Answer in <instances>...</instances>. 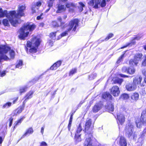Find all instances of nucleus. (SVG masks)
Returning <instances> with one entry per match:
<instances>
[{"mask_svg":"<svg viewBox=\"0 0 146 146\" xmlns=\"http://www.w3.org/2000/svg\"><path fill=\"white\" fill-rule=\"evenodd\" d=\"M81 135H79L77 134V133H75V142L76 143H78L79 142L81 141H82L81 139Z\"/></svg>","mask_w":146,"mask_h":146,"instance_id":"b1692460","label":"nucleus"},{"mask_svg":"<svg viewBox=\"0 0 146 146\" xmlns=\"http://www.w3.org/2000/svg\"><path fill=\"white\" fill-rule=\"evenodd\" d=\"M82 129L81 127V124L80 123L79 125V126L77 128L76 133H77V134H78L79 133H80V132L82 131Z\"/></svg>","mask_w":146,"mask_h":146,"instance_id":"c9c22d12","label":"nucleus"},{"mask_svg":"<svg viewBox=\"0 0 146 146\" xmlns=\"http://www.w3.org/2000/svg\"><path fill=\"white\" fill-rule=\"evenodd\" d=\"M74 6V4L72 3H68L66 5V7H67V8H69L71 6Z\"/></svg>","mask_w":146,"mask_h":146,"instance_id":"09e8293b","label":"nucleus"},{"mask_svg":"<svg viewBox=\"0 0 146 146\" xmlns=\"http://www.w3.org/2000/svg\"><path fill=\"white\" fill-rule=\"evenodd\" d=\"M52 25L54 27H59V25L56 21H54L52 22Z\"/></svg>","mask_w":146,"mask_h":146,"instance_id":"de8ad7c7","label":"nucleus"},{"mask_svg":"<svg viewBox=\"0 0 146 146\" xmlns=\"http://www.w3.org/2000/svg\"><path fill=\"white\" fill-rule=\"evenodd\" d=\"M113 36V35L112 33H110L109 35H108L107 37L105 39V41H107L108 40L112 37Z\"/></svg>","mask_w":146,"mask_h":146,"instance_id":"37998d69","label":"nucleus"},{"mask_svg":"<svg viewBox=\"0 0 146 146\" xmlns=\"http://www.w3.org/2000/svg\"><path fill=\"white\" fill-rule=\"evenodd\" d=\"M143 48L144 49L146 50V45L143 46Z\"/></svg>","mask_w":146,"mask_h":146,"instance_id":"774afa93","label":"nucleus"},{"mask_svg":"<svg viewBox=\"0 0 146 146\" xmlns=\"http://www.w3.org/2000/svg\"><path fill=\"white\" fill-rule=\"evenodd\" d=\"M6 74L5 71H3L2 72H0V76L3 77Z\"/></svg>","mask_w":146,"mask_h":146,"instance_id":"8fccbe9b","label":"nucleus"},{"mask_svg":"<svg viewBox=\"0 0 146 146\" xmlns=\"http://www.w3.org/2000/svg\"><path fill=\"white\" fill-rule=\"evenodd\" d=\"M13 120V118L11 117L9 119V121H10L9 126L10 127L12 125V123Z\"/></svg>","mask_w":146,"mask_h":146,"instance_id":"864d4df0","label":"nucleus"},{"mask_svg":"<svg viewBox=\"0 0 146 146\" xmlns=\"http://www.w3.org/2000/svg\"><path fill=\"white\" fill-rule=\"evenodd\" d=\"M142 79V77L140 76H137L134 78L133 83L137 86V84H141Z\"/></svg>","mask_w":146,"mask_h":146,"instance_id":"4468645a","label":"nucleus"},{"mask_svg":"<svg viewBox=\"0 0 146 146\" xmlns=\"http://www.w3.org/2000/svg\"><path fill=\"white\" fill-rule=\"evenodd\" d=\"M141 37V35H139L137 36L136 37H134L130 44H134L135 43V42L134 41L135 40H139L140 39Z\"/></svg>","mask_w":146,"mask_h":146,"instance_id":"cd10ccee","label":"nucleus"},{"mask_svg":"<svg viewBox=\"0 0 146 146\" xmlns=\"http://www.w3.org/2000/svg\"><path fill=\"white\" fill-rule=\"evenodd\" d=\"M121 98L122 99L126 100L129 98V96L127 94H124L121 95Z\"/></svg>","mask_w":146,"mask_h":146,"instance_id":"c756f323","label":"nucleus"},{"mask_svg":"<svg viewBox=\"0 0 146 146\" xmlns=\"http://www.w3.org/2000/svg\"><path fill=\"white\" fill-rule=\"evenodd\" d=\"M100 0H91L88 3V5L95 9L98 8V5L100 3Z\"/></svg>","mask_w":146,"mask_h":146,"instance_id":"1a4fd4ad","label":"nucleus"},{"mask_svg":"<svg viewBox=\"0 0 146 146\" xmlns=\"http://www.w3.org/2000/svg\"><path fill=\"white\" fill-rule=\"evenodd\" d=\"M57 20L59 22H60V23L61 24V25L64 24V23L62 22V19L61 17H59L57 18Z\"/></svg>","mask_w":146,"mask_h":146,"instance_id":"3c124183","label":"nucleus"},{"mask_svg":"<svg viewBox=\"0 0 146 146\" xmlns=\"http://www.w3.org/2000/svg\"><path fill=\"white\" fill-rule=\"evenodd\" d=\"M142 66H146V54L144 56V59L142 62Z\"/></svg>","mask_w":146,"mask_h":146,"instance_id":"58836bf2","label":"nucleus"},{"mask_svg":"<svg viewBox=\"0 0 146 146\" xmlns=\"http://www.w3.org/2000/svg\"><path fill=\"white\" fill-rule=\"evenodd\" d=\"M91 120L90 119L87 120L85 123V130H84L83 131H84L85 130V132L87 133L88 134L92 133V129L91 128H90V127L91 124Z\"/></svg>","mask_w":146,"mask_h":146,"instance_id":"0eeeda50","label":"nucleus"},{"mask_svg":"<svg viewBox=\"0 0 146 146\" xmlns=\"http://www.w3.org/2000/svg\"><path fill=\"white\" fill-rule=\"evenodd\" d=\"M71 126V125L68 124V128L69 131L70 130V129Z\"/></svg>","mask_w":146,"mask_h":146,"instance_id":"0e129e2a","label":"nucleus"},{"mask_svg":"<svg viewBox=\"0 0 146 146\" xmlns=\"http://www.w3.org/2000/svg\"><path fill=\"white\" fill-rule=\"evenodd\" d=\"M100 5L101 7H104L106 5V0H102L101 3Z\"/></svg>","mask_w":146,"mask_h":146,"instance_id":"49530a36","label":"nucleus"},{"mask_svg":"<svg viewBox=\"0 0 146 146\" xmlns=\"http://www.w3.org/2000/svg\"><path fill=\"white\" fill-rule=\"evenodd\" d=\"M139 95L138 93H133L131 97V99L133 100H137L139 98Z\"/></svg>","mask_w":146,"mask_h":146,"instance_id":"5701e85b","label":"nucleus"},{"mask_svg":"<svg viewBox=\"0 0 146 146\" xmlns=\"http://www.w3.org/2000/svg\"><path fill=\"white\" fill-rule=\"evenodd\" d=\"M40 146H47L46 143L45 142H42L40 143Z\"/></svg>","mask_w":146,"mask_h":146,"instance_id":"5fc2aeb1","label":"nucleus"},{"mask_svg":"<svg viewBox=\"0 0 146 146\" xmlns=\"http://www.w3.org/2000/svg\"><path fill=\"white\" fill-rule=\"evenodd\" d=\"M77 69L74 68L72 69L70 72L69 74V75H72L76 72Z\"/></svg>","mask_w":146,"mask_h":146,"instance_id":"ea45409f","label":"nucleus"},{"mask_svg":"<svg viewBox=\"0 0 146 146\" xmlns=\"http://www.w3.org/2000/svg\"><path fill=\"white\" fill-rule=\"evenodd\" d=\"M101 107L98 104L95 105L93 109V111L94 112L96 113L100 109Z\"/></svg>","mask_w":146,"mask_h":146,"instance_id":"393cba45","label":"nucleus"},{"mask_svg":"<svg viewBox=\"0 0 146 146\" xmlns=\"http://www.w3.org/2000/svg\"><path fill=\"white\" fill-rule=\"evenodd\" d=\"M124 54H124L121 55V56L119 58L117 61V63H119L121 62V61L122 60V59L124 57Z\"/></svg>","mask_w":146,"mask_h":146,"instance_id":"a18cd8bd","label":"nucleus"},{"mask_svg":"<svg viewBox=\"0 0 146 146\" xmlns=\"http://www.w3.org/2000/svg\"><path fill=\"white\" fill-rule=\"evenodd\" d=\"M79 4L80 5V7H79V11L81 12L83 11V7H84L85 5L82 2H80Z\"/></svg>","mask_w":146,"mask_h":146,"instance_id":"2f4dec72","label":"nucleus"},{"mask_svg":"<svg viewBox=\"0 0 146 146\" xmlns=\"http://www.w3.org/2000/svg\"><path fill=\"white\" fill-rule=\"evenodd\" d=\"M128 70V68L126 66L123 67L121 69L122 72L123 73H127V71Z\"/></svg>","mask_w":146,"mask_h":146,"instance_id":"c03bdc74","label":"nucleus"},{"mask_svg":"<svg viewBox=\"0 0 146 146\" xmlns=\"http://www.w3.org/2000/svg\"><path fill=\"white\" fill-rule=\"evenodd\" d=\"M123 81V79L117 78L114 81V83L118 84L120 85Z\"/></svg>","mask_w":146,"mask_h":146,"instance_id":"c85d7f7f","label":"nucleus"},{"mask_svg":"<svg viewBox=\"0 0 146 146\" xmlns=\"http://www.w3.org/2000/svg\"><path fill=\"white\" fill-rule=\"evenodd\" d=\"M102 98L106 100H111L112 96L110 94L107 92H105L103 93L102 95Z\"/></svg>","mask_w":146,"mask_h":146,"instance_id":"a211bd4d","label":"nucleus"},{"mask_svg":"<svg viewBox=\"0 0 146 146\" xmlns=\"http://www.w3.org/2000/svg\"><path fill=\"white\" fill-rule=\"evenodd\" d=\"M27 87L26 86L21 87L20 90V92L21 94L26 92Z\"/></svg>","mask_w":146,"mask_h":146,"instance_id":"f704fd0d","label":"nucleus"},{"mask_svg":"<svg viewBox=\"0 0 146 146\" xmlns=\"http://www.w3.org/2000/svg\"><path fill=\"white\" fill-rule=\"evenodd\" d=\"M44 128L43 127H42L41 128V133L43 134L44 132Z\"/></svg>","mask_w":146,"mask_h":146,"instance_id":"e2e57ef3","label":"nucleus"},{"mask_svg":"<svg viewBox=\"0 0 146 146\" xmlns=\"http://www.w3.org/2000/svg\"><path fill=\"white\" fill-rule=\"evenodd\" d=\"M58 9L56 11L57 13H61L64 11L66 9V7L64 5L59 4L57 7Z\"/></svg>","mask_w":146,"mask_h":146,"instance_id":"dca6fc26","label":"nucleus"},{"mask_svg":"<svg viewBox=\"0 0 146 146\" xmlns=\"http://www.w3.org/2000/svg\"><path fill=\"white\" fill-rule=\"evenodd\" d=\"M36 38V37H34V38H33L32 40H31V42L30 41H28L27 43V46L28 47H31V46H34V43L35 41H34L33 42H32V41H33V40H34V38Z\"/></svg>","mask_w":146,"mask_h":146,"instance_id":"bb28decb","label":"nucleus"},{"mask_svg":"<svg viewBox=\"0 0 146 146\" xmlns=\"http://www.w3.org/2000/svg\"><path fill=\"white\" fill-rule=\"evenodd\" d=\"M143 55L141 53H137L135 54L134 59H131L129 61V64L130 65L137 66L138 61L141 60Z\"/></svg>","mask_w":146,"mask_h":146,"instance_id":"39448f33","label":"nucleus"},{"mask_svg":"<svg viewBox=\"0 0 146 146\" xmlns=\"http://www.w3.org/2000/svg\"><path fill=\"white\" fill-rule=\"evenodd\" d=\"M117 139L120 146H127L126 140L122 136H119L118 137Z\"/></svg>","mask_w":146,"mask_h":146,"instance_id":"9b49d317","label":"nucleus"},{"mask_svg":"<svg viewBox=\"0 0 146 146\" xmlns=\"http://www.w3.org/2000/svg\"><path fill=\"white\" fill-rule=\"evenodd\" d=\"M41 3L40 1H38L36 3H33L32 5L31 10L33 13H34L36 12L38 9V7L40 6Z\"/></svg>","mask_w":146,"mask_h":146,"instance_id":"9d476101","label":"nucleus"},{"mask_svg":"<svg viewBox=\"0 0 146 146\" xmlns=\"http://www.w3.org/2000/svg\"><path fill=\"white\" fill-rule=\"evenodd\" d=\"M25 5H19L18 7L17 13L15 11H11L9 15H7L6 10L3 11L1 8H0V17H3L6 16L9 18V21L12 25L15 27L18 23V20L24 15V11L25 9Z\"/></svg>","mask_w":146,"mask_h":146,"instance_id":"f257e3e1","label":"nucleus"},{"mask_svg":"<svg viewBox=\"0 0 146 146\" xmlns=\"http://www.w3.org/2000/svg\"><path fill=\"white\" fill-rule=\"evenodd\" d=\"M23 64V62L22 60H19L16 66V68H19L20 66H22Z\"/></svg>","mask_w":146,"mask_h":146,"instance_id":"79ce46f5","label":"nucleus"},{"mask_svg":"<svg viewBox=\"0 0 146 146\" xmlns=\"http://www.w3.org/2000/svg\"><path fill=\"white\" fill-rule=\"evenodd\" d=\"M120 93L119 87L117 86H114L111 90V94L114 96H117Z\"/></svg>","mask_w":146,"mask_h":146,"instance_id":"f8f14e48","label":"nucleus"},{"mask_svg":"<svg viewBox=\"0 0 146 146\" xmlns=\"http://www.w3.org/2000/svg\"><path fill=\"white\" fill-rule=\"evenodd\" d=\"M3 23L5 26H8L9 25V21L8 20L6 19H4Z\"/></svg>","mask_w":146,"mask_h":146,"instance_id":"4c0bfd02","label":"nucleus"},{"mask_svg":"<svg viewBox=\"0 0 146 146\" xmlns=\"http://www.w3.org/2000/svg\"><path fill=\"white\" fill-rule=\"evenodd\" d=\"M23 118H21L18 120L17 122H16L15 123V125L14 126V128L17 126V125L20 124L22 121L23 120Z\"/></svg>","mask_w":146,"mask_h":146,"instance_id":"e433bc0d","label":"nucleus"},{"mask_svg":"<svg viewBox=\"0 0 146 146\" xmlns=\"http://www.w3.org/2000/svg\"><path fill=\"white\" fill-rule=\"evenodd\" d=\"M34 41H35L34 43V46H33L32 48L29 49V52L31 53H35L37 51V48L39 45L41 41L40 39V38H35L33 41L32 42H33Z\"/></svg>","mask_w":146,"mask_h":146,"instance_id":"423d86ee","label":"nucleus"},{"mask_svg":"<svg viewBox=\"0 0 146 146\" xmlns=\"http://www.w3.org/2000/svg\"><path fill=\"white\" fill-rule=\"evenodd\" d=\"M108 108L110 111L112 112L114 110V106L112 104L109 105L108 107Z\"/></svg>","mask_w":146,"mask_h":146,"instance_id":"7c9ffc66","label":"nucleus"},{"mask_svg":"<svg viewBox=\"0 0 146 146\" xmlns=\"http://www.w3.org/2000/svg\"><path fill=\"white\" fill-rule=\"evenodd\" d=\"M33 93V92L32 91H29L25 97V100L31 98L32 97V95Z\"/></svg>","mask_w":146,"mask_h":146,"instance_id":"a878e982","label":"nucleus"},{"mask_svg":"<svg viewBox=\"0 0 146 146\" xmlns=\"http://www.w3.org/2000/svg\"><path fill=\"white\" fill-rule=\"evenodd\" d=\"M24 106H22L21 107L18 108L15 111H14L13 113L14 115L15 114L17 115L21 112L24 109Z\"/></svg>","mask_w":146,"mask_h":146,"instance_id":"412c9836","label":"nucleus"},{"mask_svg":"<svg viewBox=\"0 0 146 146\" xmlns=\"http://www.w3.org/2000/svg\"><path fill=\"white\" fill-rule=\"evenodd\" d=\"M53 42L51 40H49L48 42V44H49L50 46H53Z\"/></svg>","mask_w":146,"mask_h":146,"instance_id":"4d7b16f0","label":"nucleus"},{"mask_svg":"<svg viewBox=\"0 0 146 146\" xmlns=\"http://www.w3.org/2000/svg\"><path fill=\"white\" fill-rule=\"evenodd\" d=\"M142 123L146 122V111H143L141 114L140 119Z\"/></svg>","mask_w":146,"mask_h":146,"instance_id":"6ab92c4d","label":"nucleus"},{"mask_svg":"<svg viewBox=\"0 0 146 146\" xmlns=\"http://www.w3.org/2000/svg\"><path fill=\"white\" fill-rule=\"evenodd\" d=\"M73 113L71 115L70 117V120H69V121H72V119H73Z\"/></svg>","mask_w":146,"mask_h":146,"instance_id":"052dcab7","label":"nucleus"},{"mask_svg":"<svg viewBox=\"0 0 146 146\" xmlns=\"http://www.w3.org/2000/svg\"><path fill=\"white\" fill-rule=\"evenodd\" d=\"M144 82L145 83H146V76H145V78H144Z\"/></svg>","mask_w":146,"mask_h":146,"instance_id":"338daca9","label":"nucleus"},{"mask_svg":"<svg viewBox=\"0 0 146 146\" xmlns=\"http://www.w3.org/2000/svg\"><path fill=\"white\" fill-rule=\"evenodd\" d=\"M61 62L60 61H57L54 63L50 67V69L52 70H56L57 68L59 67L61 64Z\"/></svg>","mask_w":146,"mask_h":146,"instance_id":"f3484780","label":"nucleus"},{"mask_svg":"<svg viewBox=\"0 0 146 146\" xmlns=\"http://www.w3.org/2000/svg\"><path fill=\"white\" fill-rule=\"evenodd\" d=\"M33 132V130L32 127L29 128L27 130L25 133L22 136V138H23L25 136L29 135L30 134H32Z\"/></svg>","mask_w":146,"mask_h":146,"instance_id":"aec40b11","label":"nucleus"},{"mask_svg":"<svg viewBox=\"0 0 146 146\" xmlns=\"http://www.w3.org/2000/svg\"><path fill=\"white\" fill-rule=\"evenodd\" d=\"M97 76V74L94 73L89 76V78L90 80H92L95 78Z\"/></svg>","mask_w":146,"mask_h":146,"instance_id":"473e14b6","label":"nucleus"},{"mask_svg":"<svg viewBox=\"0 0 146 146\" xmlns=\"http://www.w3.org/2000/svg\"><path fill=\"white\" fill-rule=\"evenodd\" d=\"M119 76H120L121 77H123V78H128L129 76L127 75H125L122 74H119Z\"/></svg>","mask_w":146,"mask_h":146,"instance_id":"6e6d98bb","label":"nucleus"},{"mask_svg":"<svg viewBox=\"0 0 146 146\" xmlns=\"http://www.w3.org/2000/svg\"><path fill=\"white\" fill-rule=\"evenodd\" d=\"M11 103L10 102H8L5 104L3 106V108H7L11 106Z\"/></svg>","mask_w":146,"mask_h":146,"instance_id":"a19ab883","label":"nucleus"},{"mask_svg":"<svg viewBox=\"0 0 146 146\" xmlns=\"http://www.w3.org/2000/svg\"><path fill=\"white\" fill-rule=\"evenodd\" d=\"M137 86L134 84L132 83L127 84L126 86V89L129 91H132L136 90Z\"/></svg>","mask_w":146,"mask_h":146,"instance_id":"ddd939ff","label":"nucleus"},{"mask_svg":"<svg viewBox=\"0 0 146 146\" xmlns=\"http://www.w3.org/2000/svg\"><path fill=\"white\" fill-rule=\"evenodd\" d=\"M86 136H88V138H87L85 141L84 145L85 146H92V133H89L86 135Z\"/></svg>","mask_w":146,"mask_h":146,"instance_id":"6e6552de","label":"nucleus"},{"mask_svg":"<svg viewBox=\"0 0 146 146\" xmlns=\"http://www.w3.org/2000/svg\"><path fill=\"white\" fill-rule=\"evenodd\" d=\"M78 22L79 20L78 19H75L72 20L69 23V25L66 27L67 30L62 33L61 35H59L57 39H59L62 37L67 35L68 34V32L71 30L73 27L72 31H75L78 25Z\"/></svg>","mask_w":146,"mask_h":146,"instance_id":"7ed1b4c3","label":"nucleus"},{"mask_svg":"<svg viewBox=\"0 0 146 146\" xmlns=\"http://www.w3.org/2000/svg\"><path fill=\"white\" fill-rule=\"evenodd\" d=\"M134 126L132 124L129 123L127 125L125 129V134L126 136L130 138L134 134Z\"/></svg>","mask_w":146,"mask_h":146,"instance_id":"20e7f679","label":"nucleus"},{"mask_svg":"<svg viewBox=\"0 0 146 146\" xmlns=\"http://www.w3.org/2000/svg\"><path fill=\"white\" fill-rule=\"evenodd\" d=\"M35 27V25L32 23H27L25 24L19 30V38L21 39H24L29 34V31L33 30Z\"/></svg>","mask_w":146,"mask_h":146,"instance_id":"f03ea898","label":"nucleus"},{"mask_svg":"<svg viewBox=\"0 0 146 146\" xmlns=\"http://www.w3.org/2000/svg\"><path fill=\"white\" fill-rule=\"evenodd\" d=\"M53 2L52 1H49L48 4V6L49 7H51L53 5Z\"/></svg>","mask_w":146,"mask_h":146,"instance_id":"13d9d810","label":"nucleus"},{"mask_svg":"<svg viewBox=\"0 0 146 146\" xmlns=\"http://www.w3.org/2000/svg\"><path fill=\"white\" fill-rule=\"evenodd\" d=\"M141 123H142L141 121L140 122H137V121L136 122V124L137 127L138 128L140 127L141 124Z\"/></svg>","mask_w":146,"mask_h":146,"instance_id":"603ef678","label":"nucleus"},{"mask_svg":"<svg viewBox=\"0 0 146 146\" xmlns=\"http://www.w3.org/2000/svg\"><path fill=\"white\" fill-rule=\"evenodd\" d=\"M117 118L119 123L121 125H122L125 121V117L124 115L121 114H118L117 115Z\"/></svg>","mask_w":146,"mask_h":146,"instance_id":"2eb2a0df","label":"nucleus"},{"mask_svg":"<svg viewBox=\"0 0 146 146\" xmlns=\"http://www.w3.org/2000/svg\"><path fill=\"white\" fill-rule=\"evenodd\" d=\"M135 71V69L133 67H129L128 68L127 73L130 74H134Z\"/></svg>","mask_w":146,"mask_h":146,"instance_id":"4be33fe9","label":"nucleus"},{"mask_svg":"<svg viewBox=\"0 0 146 146\" xmlns=\"http://www.w3.org/2000/svg\"><path fill=\"white\" fill-rule=\"evenodd\" d=\"M67 1V0H59L60 2H65Z\"/></svg>","mask_w":146,"mask_h":146,"instance_id":"680f3d73","label":"nucleus"},{"mask_svg":"<svg viewBox=\"0 0 146 146\" xmlns=\"http://www.w3.org/2000/svg\"><path fill=\"white\" fill-rule=\"evenodd\" d=\"M26 102H27V100H25V99L23 103V105L22 106H24V107H25V103H26Z\"/></svg>","mask_w":146,"mask_h":146,"instance_id":"69168bd1","label":"nucleus"},{"mask_svg":"<svg viewBox=\"0 0 146 146\" xmlns=\"http://www.w3.org/2000/svg\"><path fill=\"white\" fill-rule=\"evenodd\" d=\"M56 32H54L50 33V36L53 39H56Z\"/></svg>","mask_w":146,"mask_h":146,"instance_id":"72a5a7b5","label":"nucleus"},{"mask_svg":"<svg viewBox=\"0 0 146 146\" xmlns=\"http://www.w3.org/2000/svg\"><path fill=\"white\" fill-rule=\"evenodd\" d=\"M3 140V138L2 137H0V144L1 145L2 142Z\"/></svg>","mask_w":146,"mask_h":146,"instance_id":"bf43d9fd","label":"nucleus"}]
</instances>
